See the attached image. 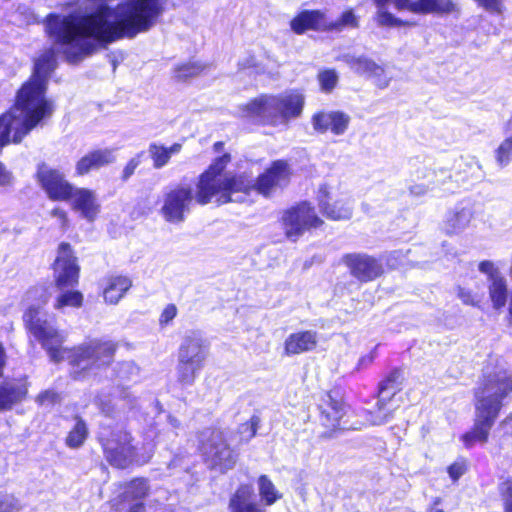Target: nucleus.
Instances as JSON below:
<instances>
[{
  "instance_id": "1",
  "label": "nucleus",
  "mask_w": 512,
  "mask_h": 512,
  "mask_svg": "<svg viewBox=\"0 0 512 512\" xmlns=\"http://www.w3.org/2000/svg\"><path fill=\"white\" fill-rule=\"evenodd\" d=\"M161 0H124L114 9L107 5L85 14L49 13L44 19L46 35L62 49L70 64H77L96 51L94 39L110 44L120 39H133L149 31L163 14Z\"/></svg>"
},
{
  "instance_id": "2",
  "label": "nucleus",
  "mask_w": 512,
  "mask_h": 512,
  "mask_svg": "<svg viewBox=\"0 0 512 512\" xmlns=\"http://www.w3.org/2000/svg\"><path fill=\"white\" fill-rule=\"evenodd\" d=\"M511 395V371L503 368L481 374L473 389V424L459 438L466 449L488 443L491 431Z\"/></svg>"
},
{
  "instance_id": "3",
  "label": "nucleus",
  "mask_w": 512,
  "mask_h": 512,
  "mask_svg": "<svg viewBox=\"0 0 512 512\" xmlns=\"http://www.w3.org/2000/svg\"><path fill=\"white\" fill-rule=\"evenodd\" d=\"M231 160L229 153H223L213 159L210 165L198 175L195 192L187 184L174 185L164 192L159 210L164 221L170 224L184 222L193 201L200 206H205L213 200L218 206L227 204L222 202L225 192L221 190V176Z\"/></svg>"
},
{
  "instance_id": "4",
  "label": "nucleus",
  "mask_w": 512,
  "mask_h": 512,
  "mask_svg": "<svg viewBox=\"0 0 512 512\" xmlns=\"http://www.w3.org/2000/svg\"><path fill=\"white\" fill-rule=\"evenodd\" d=\"M56 66L55 52L49 48L35 60L31 75L16 91L13 107L21 112L23 119L13 134V143H20L34 128L52 116L55 107L46 94L48 78Z\"/></svg>"
},
{
  "instance_id": "5",
  "label": "nucleus",
  "mask_w": 512,
  "mask_h": 512,
  "mask_svg": "<svg viewBox=\"0 0 512 512\" xmlns=\"http://www.w3.org/2000/svg\"><path fill=\"white\" fill-rule=\"evenodd\" d=\"M34 178L48 199L54 202H72V209L88 221H94L100 213V204L95 192L89 188L76 187L60 169L41 162L36 167Z\"/></svg>"
},
{
  "instance_id": "6",
  "label": "nucleus",
  "mask_w": 512,
  "mask_h": 512,
  "mask_svg": "<svg viewBox=\"0 0 512 512\" xmlns=\"http://www.w3.org/2000/svg\"><path fill=\"white\" fill-rule=\"evenodd\" d=\"M119 348L118 341L105 337L91 338L83 343L64 347L63 360L70 366V379L84 381L94 370L110 368Z\"/></svg>"
},
{
  "instance_id": "7",
  "label": "nucleus",
  "mask_w": 512,
  "mask_h": 512,
  "mask_svg": "<svg viewBox=\"0 0 512 512\" xmlns=\"http://www.w3.org/2000/svg\"><path fill=\"white\" fill-rule=\"evenodd\" d=\"M293 171L291 165L286 159H277L272 161L255 181L251 180L244 173H229L222 175L221 190H224L222 202L230 203L233 201L234 193H243L249 195L252 191L265 198L273 195L277 188L286 187L291 180Z\"/></svg>"
},
{
  "instance_id": "8",
  "label": "nucleus",
  "mask_w": 512,
  "mask_h": 512,
  "mask_svg": "<svg viewBox=\"0 0 512 512\" xmlns=\"http://www.w3.org/2000/svg\"><path fill=\"white\" fill-rule=\"evenodd\" d=\"M51 269L54 285L60 291L54 299V309L64 311L66 308H81L84 304V295L80 290L75 289L79 285L81 267L76 252L69 242L62 241L58 244Z\"/></svg>"
},
{
  "instance_id": "9",
  "label": "nucleus",
  "mask_w": 512,
  "mask_h": 512,
  "mask_svg": "<svg viewBox=\"0 0 512 512\" xmlns=\"http://www.w3.org/2000/svg\"><path fill=\"white\" fill-rule=\"evenodd\" d=\"M198 451L204 464L214 471L225 474L232 470L239 458L231 447L225 432L217 427H208L198 433Z\"/></svg>"
},
{
  "instance_id": "10",
  "label": "nucleus",
  "mask_w": 512,
  "mask_h": 512,
  "mask_svg": "<svg viewBox=\"0 0 512 512\" xmlns=\"http://www.w3.org/2000/svg\"><path fill=\"white\" fill-rule=\"evenodd\" d=\"M105 460L116 469L128 468L138 455L134 437L127 429L106 426L97 436Z\"/></svg>"
},
{
  "instance_id": "11",
  "label": "nucleus",
  "mask_w": 512,
  "mask_h": 512,
  "mask_svg": "<svg viewBox=\"0 0 512 512\" xmlns=\"http://www.w3.org/2000/svg\"><path fill=\"white\" fill-rule=\"evenodd\" d=\"M209 344L200 336H187L178 348L176 381L181 387L192 386L205 366Z\"/></svg>"
},
{
  "instance_id": "12",
  "label": "nucleus",
  "mask_w": 512,
  "mask_h": 512,
  "mask_svg": "<svg viewBox=\"0 0 512 512\" xmlns=\"http://www.w3.org/2000/svg\"><path fill=\"white\" fill-rule=\"evenodd\" d=\"M393 260L392 257H376L365 252L345 253L341 257L349 275L360 284L374 282L396 269L397 264Z\"/></svg>"
},
{
  "instance_id": "13",
  "label": "nucleus",
  "mask_w": 512,
  "mask_h": 512,
  "mask_svg": "<svg viewBox=\"0 0 512 512\" xmlns=\"http://www.w3.org/2000/svg\"><path fill=\"white\" fill-rule=\"evenodd\" d=\"M40 307L31 305L23 313L25 329L41 344L54 363L63 361L64 336L55 328L49 327L47 320L40 317Z\"/></svg>"
},
{
  "instance_id": "14",
  "label": "nucleus",
  "mask_w": 512,
  "mask_h": 512,
  "mask_svg": "<svg viewBox=\"0 0 512 512\" xmlns=\"http://www.w3.org/2000/svg\"><path fill=\"white\" fill-rule=\"evenodd\" d=\"M349 405L344 394L337 388L324 393L318 405V420L323 427L321 439H331L346 429L344 418L347 416Z\"/></svg>"
},
{
  "instance_id": "15",
  "label": "nucleus",
  "mask_w": 512,
  "mask_h": 512,
  "mask_svg": "<svg viewBox=\"0 0 512 512\" xmlns=\"http://www.w3.org/2000/svg\"><path fill=\"white\" fill-rule=\"evenodd\" d=\"M280 224L286 238L296 242L305 232L321 228L324 220L309 201H300L283 210Z\"/></svg>"
},
{
  "instance_id": "16",
  "label": "nucleus",
  "mask_w": 512,
  "mask_h": 512,
  "mask_svg": "<svg viewBox=\"0 0 512 512\" xmlns=\"http://www.w3.org/2000/svg\"><path fill=\"white\" fill-rule=\"evenodd\" d=\"M404 381V372L401 367H394L386 373L379 381L377 386V395L379 397L375 405L372 423L374 425H383L393 418L394 410L387 409L386 405L392 400L393 396L402 391Z\"/></svg>"
},
{
  "instance_id": "17",
  "label": "nucleus",
  "mask_w": 512,
  "mask_h": 512,
  "mask_svg": "<svg viewBox=\"0 0 512 512\" xmlns=\"http://www.w3.org/2000/svg\"><path fill=\"white\" fill-rule=\"evenodd\" d=\"M273 111L271 116L264 121L270 126H277L279 123H287L292 119L299 118L305 106V96L299 90H290L280 95H272Z\"/></svg>"
},
{
  "instance_id": "18",
  "label": "nucleus",
  "mask_w": 512,
  "mask_h": 512,
  "mask_svg": "<svg viewBox=\"0 0 512 512\" xmlns=\"http://www.w3.org/2000/svg\"><path fill=\"white\" fill-rule=\"evenodd\" d=\"M350 120L348 114L339 110H320L311 117V123L316 132L324 134L330 131L333 135L344 134L349 127Z\"/></svg>"
},
{
  "instance_id": "19",
  "label": "nucleus",
  "mask_w": 512,
  "mask_h": 512,
  "mask_svg": "<svg viewBox=\"0 0 512 512\" xmlns=\"http://www.w3.org/2000/svg\"><path fill=\"white\" fill-rule=\"evenodd\" d=\"M29 387L30 382L26 375L0 383V412L9 411L15 405L25 401L29 394Z\"/></svg>"
},
{
  "instance_id": "20",
  "label": "nucleus",
  "mask_w": 512,
  "mask_h": 512,
  "mask_svg": "<svg viewBox=\"0 0 512 512\" xmlns=\"http://www.w3.org/2000/svg\"><path fill=\"white\" fill-rule=\"evenodd\" d=\"M290 29L297 35H303L307 31L328 32L327 17L324 11L319 9H303L290 20Z\"/></svg>"
},
{
  "instance_id": "21",
  "label": "nucleus",
  "mask_w": 512,
  "mask_h": 512,
  "mask_svg": "<svg viewBox=\"0 0 512 512\" xmlns=\"http://www.w3.org/2000/svg\"><path fill=\"white\" fill-rule=\"evenodd\" d=\"M115 159L114 150L111 148L89 150L76 161L75 175L78 177L88 175L113 164Z\"/></svg>"
},
{
  "instance_id": "22",
  "label": "nucleus",
  "mask_w": 512,
  "mask_h": 512,
  "mask_svg": "<svg viewBox=\"0 0 512 512\" xmlns=\"http://www.w3.org/2000/svg\"><path fill=\"white\" fill-rule=\"evenodd\" d=\"M318 346V334L312 330H300L287 336L283 344L285 356L300 355L313 351Z\"/></svg>"
},
{
  "instance_id": "23",
  "label": "nucleus",
  "mask_w": 512,
  "mask_h": 512,
  "mask_svg": "<svg viewBox=\"0 0 512 512\" xmlns=\"http://www.w3.org/2000/svg\"><path fill=\"white\" fill-rule=\"evenodd\" d=\"M132 287V280L127 275L110 274L103 278L102 296L107 304H117Z\"/></svg>"
},
{
  "instance_id": "24",
  "label": "nucleus",
  "mask_w": 512,
  "mask_h": 512,
  "mask_svg": "<svg viewBox=\"0 0 512 512\" xmlns=\"http://www.w3.org/2000/svg\"><path fill=\"white\" fill-rule=\"evenodd\" d=\"M270 109H273L272 95L268 94H260L240 106V112L243 118L256 120L257 123L262 126H270L264 123V121L271 116L272 111H270Z\"/></svg>"
},
{
  "instance_id": "25",
  "label": "nucleus",
  "mask_w": 512,
  "mask_h": 512,
  "mask_svg": "<svg viewBox=\"0 0 512 512\" xmlns=\"http://www.w3.org/2000/svg\"><path fill=\"white\" fill-rule=\"evenodd\" d=\"M318 207L324 217L332 221H342L351 218V209L342 201L330 202L328 187L323 185L319 188L317 196Z\"/></svg>"
},
{
  "instance_id": "26",
  "label": "nucleus",
  "mask_w": 512,
  "mask_h": 512,
  "mask_svg": "<svg viewBox=\"0 0 512 512\" xmlns=\"http://www.w3.org/2000/svg\"><path fill=\"white\" fill-rule=\"evenodd\" d=\"M230 512H266L253 500V489L248 484H241L229 499Z\"/></svg>"
},
{
  "instance_id": "27",
  "label": "nucleus",
  "mask_w": 512,
  "mask_h": 512,
  "mask_svg": "<svg viewBox=\"0 0 512 512\" xmlns=\"http://www.w3.org/2000/svg\"><path fill=\"white\" fill-rule=\"evenodd\" d=\"M457 10L453 0H411L409 12L417 15L450 14Z\"/></svg>"
},
{
  "instance_id": "28",
  "label": "nucleus",
  "mask_w": 512,
  "mask_h": 512,
  "mask_svg": "<svg viewBox=\"0 0 512 512\" xmlns=\"http://www.w3.org/2000/svg\"><path fill=\"white\" fill-rule=\"evenodd\" d=\"M181 149L182 144L180 143H173L169 147L157 143H151L148 147V151L152 159L153 167L155 169H160L166 166L172 155L178 154Z\"/></svg>"
},
{
  "instance_id": "29",
  "label": "nucleus",
  "mask_w": 512,
  "mask_h": 512,
  "mask_svg": "<svg viewBox=\"0 0 512 512\" xmlns=\"http://www.w3.org/2000/svg\"><path fill=\"white\" fill-rule=\"evenodd\" d=\"M74 420L75 424L68 431L64 441L67 447L78 449L86 442L89 436V429L86 421L80 415H76Z\"/></svg>"
},
{
  "instance_id": "30",
  "label": "nucleus",
  "mask_w": 512,
  "mask_h": 512,
  "mask_svg": "<svg viewBox=\"0 0 512 512\" xmlns=\"http://www.w3.org/2000/svg\"><path fill=\"white\" fill-rule=\"evenodd\" d=\"M149 494V485L146 478L136 477L126 483L124 490L121 494L123 501H138L141 502Z\"/></svg>"
},
{
  "instance_id": "31",
  "label": "nucleus",
  "mask_w": 512,
  "mask_h": 512,
  "mask_svg": "<svg viewBox=\"0 0 512 512\" xmlns=\"http://www.w3.org/2000/svg\"><path fill=\"white\" fill-rule=\"evenodd\" d=\"M349 66L358 74H367L372 77H383L385 69L375 61L365 56L352 57L348 61Z\"/></svg>"
},
{
  "instance_id": "32",
  "label": "nucleus",
  "mask_w": 512,
  "mask_h": 512,
  "mask_svg": "<svg viewBox=\"0 0 512 512\" xmlns=\"http://www.w3.org/2000/svg\"><path fill=\"white\" fill-rule=\"evenodd\" d=\"M489 297L495 310L505 307L508 298V287L504 277L496 278L488 286Z\"/></svg>"
},
{
  "instance_id": "33",
  "label": "nucleus",
  "mask_w": 512,
  "mask_h": 512,
  "mask_svg": "<svg viewBox=\"0 0 512 512\" xmlns=\"http://www.w3.org/2000/svg\"><path fill=\"white\" fill-rule=\"evenodd\" d=\"M257 483H258L259 496L261 498V501L266 506H271L282 498V496H283L282 493H280L277 490L274 483L271 481V479L267 475H265V474L260 475L257 479Z\"/></svg>"
},
{
  "instance_id": "34",
  "label": "nucleus",
  "mask_w": 512,
  "mask_h": 512,
  "mask_svg": "<svg viewBox=\"0 0 512 512\" xmlns=\"http://www.w3.org/2000/svg\"><path fill=\"white\" fill-rule=\"evenodd\" d=\"M506 131L512 132V114L505 127ZM495 159L501 166H507L512 160V134L507 136L495 150Z\"/></svg>"
},
{
  "instance_id": "35",
  "label": "nucleus",
  "mask_w": 512,
  "mask_h": 512,
  "mask_svg": "<svg viewBox=\"0 0 512 512\" xmlns=\"http://www.w3.org/2000/svg\"><path fill=\"white\" fill-rule=\"evenodd\" d=\"M206 66L200 62H184L174 67V77L178 81H186L200 75Z\"/></svg>"
},
{
  "instance_id": "36",
  "label": "nucleus",
  "mask_w": 512,
  "mask_h": 512,
  "mask_svg": "<svg viewBox=\"0 0 512 512\" xmlns=\"http://www.w3.org/2000/svg\"><path fill=\"white\" fill-rule=\"evenodd\" d=\"M359 21L352 9H347L341 13L335 21L327 20L328 32H340L346 27L357 28Z\"/></svg>"
},
{
  "instance_id": "37",
  "label": "nucleus",
  "mask_w": 512,
  "mask_h": 512,
  "mask_svg": "<svg viewBox=\"0 0 512 512\" xmlns=\"http://www.w3.org/2000/svg\"><path fill=\"white\" fill-rule=\"evenodd\" d=\"M317 80L320 90L329 94L336 88L339 77L334 68H325L318 72Z\"/></svg>"
},
{
  "instance_id": "38",
  "label": "nucleus",
  "mask_w": 512,
  "mask_h": 512,
  "mask_svg": "<svg viewBox=\"0 0 512 512\" xmlns=\"http://www.w3.org/2000/svg\"><path fill=\"white\" fill-rule=\"evenodd\" d=\"M497 489L503 512H512V476L501 477Z\"/></svg>"
},
{
  "instance_id": "39",
  "label": "nucleus",
  "mask_w": 512,
  "mask_h": 512,
  "mask_svg": "<svg viewBox=\"0 0 512 512\" xmlns=\"http://www.w3.org/2000/svg\"><path fill=\"white\" fill-rule=\"evenodd\" d=\"M376 22L379 26L383 27L413 26L415 24L414 22L395 17L392 13L388 12L386 8L378 9Z\"/></svg>"
},
{
  "instance_id": "40",
  "label": "nucleus",
  "mask_w": 512,
  "mask_h": 512,
  "mask_svg": "<svg viewBox=\"0 0 512 512\" xmlns=\"http://www.w3.org/2000/svg\"><path fill=\"white\" fill-rule=\"evenodd\" d=\"M145 152L140 151L132 156L123 166L120 174L119 180L121 183H126L130 180V178L136 173L137 169L141 165Z\"/></svg>"
},
{
  "instance_id": "41",
  "label": "nucleus",
  "mask_w": 512,
  "mask_h": 512,
  "mask_svg": "<svg viewBox=\"0 0 512 512\" xmlns=\"http://www.w3.org/2000/svg\"><path fill=\"white\" fill-rule=\"evenodd\" d=\"M469 470V461L465 457H457V459L452 462L449 466H447L446 471L452 480L453 483L458 482V480L468 472Z\"/></svg>"
},
{
  "instance_id": "42",
  "label": "nucleus",
  "mask_w": 512,
  "mask_h": 512,
  "mask_svg": "<svg viewBox=\"0 0 512 512\" xmlns=\"http://www.w3.org/2000/svg\"><path fill=\"white\" fill-rule=\"evenodd\" d=\"M469 217L467 216L465 211L454 212L446 222L448 227V232L450 234L457 233L464 228H466L469 224Z\"/></svg>"
},
{
  "instance_id": "43",
  "label": "nucleus",
  "mask_w": 512,
  "mask_h": 512,
  "mask_svg": "<svg viewBox=\"0 0 512 512\" xmlns=\"http://www.w3.org/2000/svg\"><path fill=\"white\" fill-rule=\"evenodd\" d=\"M259 425V416L252 415L249 420L239 425L238 432L245 437L246 441H249L256 436Z\"/></svg>"
},
{
  "instance_id": "44",
  "label": "nucleus",
  "mask_w": 512,
  "mask_h": 512,
  "mask_svg": "<svg viewBox=\"0 0 512 512\" xmlns=\"http://www.w3.org/2000/svg\"><path fill=\"white\" fill-rule=\"evenodd\" d=\"M61 400H62L61 394L54 389L42 390L35 397V402L39 406L55 405V404L60 403Z\"/></svg>"
},
{
  "instance_id": "45",
  "label": "nucleus",
  "mask_w": 512,
  "mask_h": 512,
  "mask_svg": "<svg viewBox=\"0 0 512 512\" xmlns=\"http://www.w3.org/2000/svg\"><path fill=\"white\" fill-rule=\"evenodd\" d=\"M14 117L8 114L0 115V147L6 146L11 142V127Z\"/></svg>"
},
{
  "instance_id": "46",
  "label": "nucleus",
  "mask_w": 512,
  "mask_h": 512,
  "mask_svg": "<svg viewBox=\"0 0 512 512\" xmlns=\"http://www.w3.org/2000/svg\"><path fill=\"white\" fill-rule=\"evenodd\" d=\"M49 215L52 218L56 219L58 228L62 232H66L70 229L71 223H70L69 215H68V212L64 208H62L60 206H54L49 211Z\"/></svg>"
},
{
  "instance_id": "47",
  "label": "nucleus",
  "mask_w": 512,
  "mask_h": 512,
  "mask_svg": "<svg viewBox=\"0 0 512 512\" xmlns=\"http://www.w3.org/2000/svg\"><path fill=\"white\" fill-rule=\"evenodd\" d=\"M457 296L462 301L464 305L472 306V307H480L482 297L477 296L471 290L466 289L464 287H457Z\"/></svg>"
},
{
  "instance_id": "48",
  "label": "nucleus",
  "mask_w": 512,
  "mask_h": 512,
  "mask_svg": "<svg viewBox=\"0 0 512 512\" xmlns=\"http://www.w3.org/2000/svg\"><path fill=\"white\" fill-rule=\"evenodd\" d=\"M177 314H178L177 306L173 303L167 304L159 316V319H158L159 326L162 328L168 326L175 319Z\"/></svg>"
},
{
  "instance_id": "49",
  "label": "nucleus",
  "mask_w": 512,
  "mask_h": 512,
  "mask_svg": "<svg viewBox=\"0 0 512 512\" xmlns=\"http://www.w3.org/2000/svg\"><path fill=\"white\" fill-rule=\"evenodd\" d=\"M21 506L12 495L0 493V512H19Z\"/></svg>"
},
{
  "instance_id": "50",
  "label": "nucleus",
  "mask_w": 512,
  "mask_h": 512,
  "mask_svg": "<svg viewBox=\"0 0 512 512\" xmlns=\"http://www.w3.org/2000/svg\"><path fill=\"white\" fill-rule=\"evenodd\" d=\"M480 7L494 15L504 12V0H474Z\"/></svg>"
},
{
  "instance_id": "51",
  "label": "nucleus",
  "mask_w": 512,
  "mask_h": 512,
  "mask_svg": "<svg viewBox=\"0 0 512 512\" xmlns=\"http://www.w3.org/2000/svg\"><path fill=\"white\" fill-rule=\"evenodd\" d=\"M478 269L480 272L487 275L489 281H494L496 278L504 277L500 271L489 260H483L479 263Z\"/></svg>"
},
{
  "instance_id": "52",
  "label": "nucleus",
  "mask_w": 512,
  "mask_h": 512,
  "mask_svg": "<svg viewBox=\"0 0 512 512\" xmlns=\"http://www.w3.org/2000/svg\"><path fill=\"white\" fill-rule=\"evenodd\" d=\"M378 9L386 8L389 3H392L397 10L409 11L411 0H373Z\"/></svg>"
},
{
  "instance_id": "53",
  "label": "nucleus",
  "mask_w": 512,
  "mask_h": 512,
  "mask_svg": "<svg viewBox=\"0 0 512 512\" xmlns=\"http://www.w3.org/2000/svg\"><path fill=\"white\" fill-rule=\"evenodd\" d=\"M500 428L504 435L512 437V411L501 420Z\"/></svg>"
},
{
  "instance_id": "54",
  "label": "nucleus",
  "mask_w": 512,
  "mask_h": 512,
  "mask_svg": "<svg viewBox=\"0 0 512 512\" xmlns=\"http://www.w3.org/2000/svg\"><path fill=\"white\" fill-rule=\"evenodd\" d=\"M428 190V186L424 184H414L408 188L409 194L414 197L424 196Z\"/></svg>"
},
{
  "instance_id": "55",
  "label": "nucleus",
  "mask_w": 512,
  "mask_h": 512,
  "mask_svg": "<svg viewBox=\"0 0 512 512\" xmlns=\"http://www.w3.org/2000/svg\"><path fill=\"white\" fill-rule=\"evenodd\" d=\"M6 352L3 344L0 342V378L3 376V369L6 365Z\"/></svg>"
},
{
  "instance_id": "56",
  "label": "nucleus",
  "mask_w": 512,
  "mask_h": 512,
  "mask_svg": "<svg viewBox=\"0 0 512 512\" xmlns=\"http://www.w3.org/2000/svg\"><path fill=\"white\" fill-rule=\"evenodd\" d=\"M442 500L440 497H436L432 500L431 505L429 506L427 512H445L442 508H439Z\"/></svg>"
},
{
  "instance_id": "57",
  "label": "nucleus",
  "mask_w": 512,
  "mask_h": 512,
  "mask_svg": "<svg viewBox=\"0 0 512 512\" xmlns=\"http://www.w3.org/2000/svg\"><path fill=\"white\" fill-rule=\"evenodd\" d=\"M127 512H145V506L142 502H137L131 505Z\"/></svg>"
},
{
  "instance_id": "58",
  "label": "nucleus",
  "mask_w": 512,
  "mask_h": 512,
  "mask_svg": "<svg viewBox=\"0 0 512 512\" xmlns=\"http://www.w3.org/2000/svg\"><path fill=\"white\" fill-rule=\"evenodd\" d=\"M224 145H225V144H224V142H223V141H217V142H215V143L213 144V150H214L215 152H220V151H222V150H223Z\"/></svg>"
},
{
  "instance_id": "59",
  "label": "nucleus",
  "mask_w": 512,
  "mask_h": 512,
  "mask_svg": "<svg viewBox=\"0 0 512 512\" xmlns=\"http://www.w3.org/2000/svg\"><path fill=\"white\" fill-rule=\"evenodd\" d=\"M49 295L46 292L45 295H43L42 299L40 300L41 304L45 305L48 302Z\"/></svg>"
},
{
  "instance_id": "60",
  "label": "nucleus",
  "mask_w": 512,
  "mask_h": 512,
  "mask_svg": "<svg viewBox=\"0 0 512 512\" xmlns=\"http://www.w3.org/2000/svg\"><path fill=\"white\" fill-rule=\"evenodd\" d=\"M426 171H427V168H424L423 171H421L422 177H426Z\"/></svg>"
},
{
  "instance_id": "61",
  "label": "nucleus",
  "mask_w": 512,
  "mask_h": 512,
  "mask_svg": "<svg viewBox=\"0 0 512 512\" xmlns=\"http://www.w3.org/2000/svg\"><path fill=\"white\" fill-rule=\"evenodd\" d=\"M373 359H374V356H373V355H371V356H370V361H373Z\"/></svg>"
}]
</instances>
